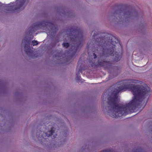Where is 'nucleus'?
Returning a JSON list of instances; mask_svg holds the SVG:
<instances>
[{
	"instance_id": "obj_2",
	"label": "nucleus",
	"mask_w": 152,
	"mask_h": 152,
	"mask_svg": "<svg viewBox=\"0 0 152 152\" xmlns=\"http://www.w3.org/2000/svg\"><path fill=\"white\" fill-rule=\"evenodd\" d=\"M132 83H134L138 85H142L143 84V82L137 80H128L121 81L118 83V85L126 86V85H131L132 86V85H134V84H133Z\"/></svg>"
},
{
	"instance_id": "obj_1",
	"label": "nucleus",
	"mask_w": 152,
	"mask_h": 152,
	"mask_svg": "<svg viewBox=\"0 0 152 152\" xmlns=\"http://www.w3.org/2000/svg\"><path fill=\"white\" fill-rule=\"evenodd\" d=\"M149 91L148 86H119L113 91L108 98V103L114 106L113 118L126 115L128 110L135 106L138 98L147 94Z\"/></svg>"
},
{
	"instance_id": "obj_4",
	"label": "nucleus",
	"mask_w": 152,
	"mask_h": 152,
	"mask_svg": "<svg viewBox=\"0 0 152 152\" xmlns=\"http://www.w3.org/2000/svg\"><path fill=\"white\" fill-rule=\"evenodd\" d=\"M63 47L67 48L69 46V44L67 43H63Z\"/></svg>"
},
{
	"instance_id": "obj_5",
	"label": "nucleus",
	"mask_w": 152,
	"mask_h": 152,
	"mask_svg": "<svg viewBox=\"0 0 152 152\" xmlns=\"http://www.w3.org/2000/svg\"><path fill=\"white\" fill-rule=\"evenodd\" d=\"M33 45H36L38 44V42L36 41H33L32 42Z\"/></svg>"
},
{
	"instance_id": "obj_3",
	"label": "nucleus",
	"mask_w": 152,
	"mask_h": 152,
	"mask_svg": "<svg viewBox=\"0 0 152 152\" xmlns=\"http://www.w3.org/2000/svg\"><path fill=\"white\" fill-rule=\"evenodd\" d=\"M53 131L52 129L51 130L48 132H47V133H45V134H46V136L48 137H49L50 136H51L52 135V134H53Z\"/></svg>"
},
{
	"instance_id": "obj_6",
	"label": "nucleus",
	"mask_w": 152,
	"mask_h": 152,
	"mask_svg": "<svg viewBox=\"0 0 152 152\" xmlns=\"http://www.w3.org/2000/svg\"><path fill=\"white\" fill-rule=\"evenodd\" d=\"M94 55H95L94 58H96V55L94 53Z\"/></svg>"
},
{
	"instance_id": "obj_7",
	"label": "nucleus",
	"mask_w": 152,
	"mask_h": 152,
	"mask_svg": "<svg viewBox=\"0 0 152 152\" xmlns=\"http://www.w3.org/2000/svg\"><path fill=\"white\" fill-rule=\"evenodd\" d=\"M8 7H10V6H9V5ZM10 7H11V6H10Z\"/></svg>"
}]
</instances>
